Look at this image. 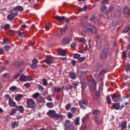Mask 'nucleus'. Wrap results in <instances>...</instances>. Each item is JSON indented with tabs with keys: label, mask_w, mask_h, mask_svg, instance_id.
<instances>
[{
	"label": "nucleus",
	"mask_w": 130,
	"mask_h": 130,
	"mask_svg": "<svg viewBox=\"0 0 130 130\" xmlns=\"http://www.w3.org/2000/svg\"><path fill=\"white\" fill-rule=\"evenodd\" d=\"M39 95H40V93H39V92H36L32 95V97L34 98H38Z\"/></svg>",
	"instance_id": "48"
},
{
	"label": "nucleus",
	"mask_w": 130,
	"mask_h": 130,
	"mask_svg": "<svg viewBox=\"0 0 130 130\" xmlns=\"http://www.w3.org/2000/svg\"><path fill=\"white\" fill-rule=\"evenodd\" d=\"M89 118H90V117L89 116V115H86L84 117L82 118V122L83 123L87 122Z\"/></svg>",
	"instance_id": "26"
},
{
	"label": "nucleus",
	"mask_w": 130,
	"mask_h": 130,
	"mask_svg": "<svg viewBox=\"0 0 130 130\" xmlns=\"http://www.w3.org/2000/svg\"><path fill=\"white\" fill-rule=\"evenodd\" d=\"M93 22L94 24H95V25H99V24L101 23V20L96 18L94 19Z\"/></svg>",
	"instance_id": "34"
},
{
	"label": "nucleus",
	"mask_w": 130,
	"mask_h": 130,
	"mask_svg": "<svg viewBox=\"0 0 130 130\" xmlns=\"http://www.w3.org/2000/svg\"><path fill=\"white\" fill-rule=\"evenodd\" d=\"M46 106L49 108H52V107L54 106L53 103H47L46 104Z\"/></svg>",
	"instance_id": "36"
},
{
	"label": "nucleus",
	"mask_w": 130,
	"mask_h": 130,
	"mask_svg": "<svg viewBox=\"0 0 130 130\" xmlns=\"http://www.w3.org/2000/svg\"><path fill=\"white\" fill-rule=\"evenodd\" d=\"M53 60H54V57H50L45 59V62L49 64V66H50L53 62Z\"/></svg>",
	"instance_id": "11"
},
{
	"label": "nucleus",
	"mask_w": 130,
	"mask_h": 130,
	"mask_svg": "<svg viewBox=\"0 0 130 130\" xmlns=\"http://www.w3.org/2000/svg\"><path fill=\"white\" fill-rule=\"evenodd\" d=\"M72 40V38L70 37H64L63 38V43L64 44H69L70 42Z\"/></svg>",
	"instance_id": "15"
},
{
	"label": "nucleus",
	"mask_w": 130,
	"mask_h": 130,
	"mask_svg": "<svg viewBox=\"0 0 130 130\" xmlns=\"http://www.w3.org/2000/svg\"><path fill=\"white\" fill-rule=\"evenodd\" d=\"M68 30V25H66L63 26V28H61L60 29V33L61 34H65L66 32H67V30Z\"/></svg>",
	"instance_id": "20"
},
{
	"label": "nucleus",
	"mask_w": 130,
	"mask_h": 130,
	"mask_svg": "<svg viewBox=\"0 0 130 130\" xmlns=\"http://www.w3.org/2000/svg\"><path fill=\"white\" fill-rule=\"evenodd\" d=\"M18 66L19 67V68H22V67H23V66H24V62H18Z\"/></svg>",
	"instance_id": "61"
},
{
	"label": "nucleus",
	"mask_w": 130,
	"mask_h": 130,
	"mask_svg": "<svg viewBox=\"0 0 130 130\" xmlns=\"http://www.w3.org/2000/svg\"><path fill=\"white\" fill-rule=\"evenodd\" d=\"M32 62L35 64H37V63H38V60H37V59L36 58H34L32 59Z\"/></svg>",
	"instance_id": "58"
},
{
	"label": "nucleus",
	"mask_w": 130,
	"mask_h": 130,
	"mask_svg": "<svg viewBox=\"0 0 130 130\" xmlns=\"http://www.w3.org/2000/svg\"><path fill=\"white\" fill-rule=\"evenodd\" d=\"M87 9V6L86 5H84L83 8H79L80 12H85Z\"/></svg>",
	"instance_id": "45"
},
{
	"label": "nucleus",
	"mask_w": 130,
	"mask_h": 130,
	"mask_svg": "<svg viewBox=\"0 0 130 130\" xmlns=\"http://www.w3.org/2000/svg\"><path fill=\"white\" fill-rule=\"evenodd\" d=\"M8 104L9 106H11L12 107H15L17 106V105H16V103L12 100V98H10Z\"/></svg>",
	"instance_id": "14"
},
{
	"label": "nucleus",
	"mask_w": 130,
	"mask_h": 130,
	"mask_svg": "<svg viewBox=\"0 0 130 130\" xmlns=\"http://www.w3.org/2000/svg\"><path fill=\"white\" fill-rule=\"evenodd\" d=\"M70 108H71V104H68L67 105H66V109L67 110H68L69 109H70Z\"/></svg>",
	"instance_id": "62"
},
{
	"label": "nucleus",
	"mask_w": 130,
	"mask_h": 130,
	"mask_svg": "<svg viewBox=\"0 0 130 130\" xmlns=\"http://www.w3.org/2000/svg\"><path fill=\"white\" fill-rule=\"evenodd\" d=\"M9 90L14 92V91H16V90H17V86H13L9 88Z\"/></svg>",
	"instance_id": "44"
},
{
	"label": "nucleus",
	"mask_w": 130,
	"mask_h": 130,
	"mask_svg": "<svg viewBox=\"0 0 130 130\" xmlns=\"http://www.w3.org/2000/svg\"><path fill=\"white\" fill-rule=\"evenodd\" d=\"M107 8V7H106V6H105V5L102 6L101 7V12H104V11H106Z\"/></svg>",
	"instance_id": "43"
},
{
	"label": "nucleus",
	"mask_w": 130,
	"mask_h": 130,
	"mask_svg": "<svg viewBox=\"0 0 130 130\" xmlns=\"http://www.w3.org/2000/svg\"><path fill=\"white\" fill-rule=\"evenodd\" d=\"M79 81H73V86H75V88H77V86H79Z\"/></svg>",
	"instance_id": "42"
},
{
	"label": "nucleus",
	"mask_w": 130,
	"mask_h": 130,
	"mask_svg": "<svg viewBox=\"0 0 130 130\" xmlns=\"http://www.w3.org/2000/svg\"><path fill=\"white\" fill-rule=\"evenodd\" d=\"M109 3V0H104L102 2V5H107Z\"/></svg>",
	"instance_id": "53"
},
{
	"label": "nucleus",
	"mask_w": 130,
	"mask_h": 130,
	"mask_svg": "<svg viewBox=\"0 0 130 130\" xmlns=\"http://www.w3.org/2000/svg\"><path fill=\"white\" fill-rule=\"evenodd\" d=\"M108 49L106 48L104 49L101 54H100V58H101V59H105V58H106L107 57H108Z\"/></svg>",
	"instance_id": "5"
},
{
	"label": "nucleus",
	"mask_w": 130,
	"mask_h": 130,
	"mask_svg": "<svg viewBox=\"0 0 130 130\" xmlns=\"http://www.w3.org/2000/svg\"><path fill=\"white\" fill-rule=\"evenodd\" d=\"M77 110V109H76L75 107H72L71 108V111L72 112V113H76V111Z\"/></svg>",
	"instance_id": "57"
},
{
	"label": "nucleus",
	"mask_w": 130,
	"mask_h": 130,
	"mask_svg": "<svg viewBox=\"0 0 130 130\" xmlns=\"http://www.w3.org/2000/svg\"><path fill=\"white\" fill-rule=\"evenodd\" d=\"M71 20H70V19L67 18V17H64V22H66V23H70Z\"/></svg>",
	"instance_id": "60"
},
{
	"label": "nucleus",
	"mask_w": 130,
	"mask_h": 130,
	"mask_svg": "<svg viewBox=\"0 0 130 130\" xmlns=\"http://www.w3.org/2000/svg\"><path fill=\"white\" fill-rule=\"evenodd\" d=\"M75 125H80V117H77L75 121Z\"/></svg>",
	"instance_id": "30"
},
{
	"label": "nucleus",
	"mask_w": 130,
	"mask_h": 130,
	"mask_svg": "<svg viewBox=\"0 0 130 130\" xmlns=\"http://www.w3.org/2000/svg\"><path fill=\"white\" fill-rule=\"evenodd\" d=\"M51 90L53 93H59V92L61 91V88H56V86H53L51 89Z\"/></svg>",
	"instance_id": "12"
},
{
	"label": "nucleus",
	"mask_w": 130,
	"mask_h": 130,
	"mask_svg": "<svg viewBox=\"0 0 130 130\" xmlns=\"http://www.w3.org/2000/svg\"><path fill=\"white\" fill-rule=\"evenodd\" d=\"M96 48L98 49L101 48V40H98L96 41Z\"/></svg>",
	"instance_id": "32"
},
{
	"label": "nucleus",
	"mask_w": 130,
	"mask_h": 130,
	"mask_svg": "<svg viewBox=\"0 0 130 130\" xmlns=\"http://www.w3.org/2000/svg\"><path fill=\"white\" fill-rule=\"evenodd\" d=\"M100 114V111H99V110H94L92 112V114L93 115H99Z\"/></svg>",
	"instance_id": "35"
},
{
	"label": "nucleus",
	"mask_w": 130,
	"mask_h": 130,
	"mask_svg": "<svg viewBox=\"0 0 130 130\" xmlns=\"http://www.w3.org/2000/svg\"><path fill=\"white\" fill-rule=\"evenodd\" d=\"M95 19H96V17L94 15H91L90 17V20L92 22H93Z\"/></svg>",
	"instance_id": "55"
},
{
	"label": "nucleus",
	"mask_w": 130,
	"mask_h": 130,
	"mask_svg": "<svg viewBox=\"0 0 130 130\" xmlns=\"http://www.w3.org/2000/svg\"><path fill=\"white\" fill-rule=\"evenodd\" d=\"M107 103L109 105H110V104H111V99H110V98H109V96H108L107 98Z\"/></svg>",
	"instance_id": "50"
},
{
	"label": "nucleus",
	"mask_w": 130,
	"mask_h": 130,
	"mask_svg": "<svg viewBox=\"0 0 130 130\" xmlns=\"http://www.w3.org/2000/svg\"><path fill=\"white\" fill-rule=\"evenodd\" d=\"M17 33L18 34V36L19 37H24L25 38V37H27V35H26V33L24 32H21L20 31H17Z\"/></svg>",
	"instance_id": "23"
},
{
	"label": "nucleus",
	"mask_w": 130,
	"mask_h": 130,
	"mask_svg": "<svg viewBox=\"0 0 130 130\" xmlns=\"http://www.w3.org/2000/svg\"><path fill=\"white\" fill-rule=\"evenodd\" d=\"M55 20H57L59 22H62L64 20V16H56L54 17Z\"/></svg>",
	"instance_id": "22"
},
{
	"label": "nucleus",
	"mask_w": 130,
	"mask_h": 130,
	"mask_svg": "<svg viewBox=\"0 0 130 130\" xmlns=\"http://www.w3.org/2000/svg\"><path fill=\"white\" fill-rule=\"evenodd\" d=\"M38 89L39 91H40V92H43V86H42L41 85H38Z\"/></svg>",
	"instance_id": "41"
},
{
	"label": "nucleus",
	"mask_w": 130,
	"mask_h": 130,
	"mask_svg": "<svg viewBox=\"0 0 130 130\" xmlns=\"http://www.w3.org/2000/svg\"><path fill=\"white\" fill-rule=\"evenodd\" d=\"M47 114L49 117L54 118L55 120H57L59 118H62V115L56 113V112L54 110H49Z\"/></svg>",
	"instance_id": "1"
},
{
	"label": "nucleus",
	"mask_w": 130,
	"mask_h": 130,
	"mask_svg": "<svg viewBox=\"0 0 130 130\" xmlns=\"http://www.w3.org/2000/svg\"><path fill=\"white\" fill-rule=\"evenodd\" d=\"M10 27V24H5L3 27V29H4V30H8V29H9Z\"/></svg>",
	"instance_id": "49"
},
{
	"label": "nucleus",
	"mask_w": 130,
	"mask_h": 130,
	"mask_svg": "<svg viewBox=\"0 0 130 130\" xmlns=\"http://www.w3.org/2000/svg\"><path fill=\"white\" fill-rule=\"evenodd\" d=\"M121 98V95L120 94L114 93L112 97V100L113 102H117Z\"/></svg>",
	"instance_id": "9"
},
{
	"label": "nucleus",
	"mask_w": 130,
	"mask_h": 130,
	"mask_svg": "<svg viewBox=\"0 0 130 130\" xmlns=\"http://www.w3.org/2000/svg\"><path fill=\"white\" fill-rule=\"evenodd\" d=\"M18 15L19 13H18V12H14L11 11V12L7 16V19L9 21H13L15 17H17V16H18Z\"/></svg>",
	"instance_id": "6"
},
{
	"label": "nucleus",
	"mask_w": 130,
	"mask_h": 130,
	"mask_svg": "<svg viewBox=\"0 0 130 130\" xmlns=\"http://www.w3.org/2000/svg\"><path fill=\"white\" fill-rule=\"evenodd\" d=\"M58 54L59 55H61L62 56H66L67 55V53H66V51L63 50H61L58 51Z\"/></svg>",
	"instance_id": "29"
},
{
	"label": "nucleus",
	"mask_w": 130,
	"mask_h": 130,
	"mask_svg": "<svg viewBox=\"0 0 130 130\" xmlns=\"http://www.w3.org/2000/svg\"><path fill=\"white\" fill-rule=\"evenodd\" d=\"M79 42L83 43V44H86V39L84 38H81L79 40Z\"/></svg>",
	"instance_id": "38"
},
{
	"label": "nucleus",
	"mask_w": 130,
	"mask_h": 130,
	"mask_svg": "<svg viewBox=\"0 0 130 130\" xmlns=\"http://www.w3.org/2000/svg\"><path fill=\"white\" fill-rule=\"evenodd\" d=\"M11 126L13 128H15V127H17V126H19V123L17 121H14L12 122Z\"/></svg>",
	"instance_id": "27"
},
{
	"label": "nucleus",
	"mask_w": 130,
	"mask_h": 130,
	"mask_svg": "<svg viewBox=\"0 0 130 130\" xmlns=\"http://www.w3.org/2000/svg\"><path fill=\"white\" fill-rule=\"evenodd\" d=\"M16 112H17V109H13V110L11 111L9 115H14V114H16Z\"/></svg>",
	"instance_id": "37"
},
{
	"label": "nucleus",
	"mask_w": 130,
	"mask_h": 130,
	"mask_svg": "<svg viewBox=\"0 0 130 130\" xmlns=\"http://www.w3.org/2000/svg\"><path fill=\"white\" fill-rule=\"evenodd\" d=\"M24 11V8L21 6H17L15 8H13L11 9L12 12H23Z\"/></svg>",
	"instance_id": "8"
},
{
	"label": "nucleus",
	"mask_w": 130,
	"mask_h": 130,
	"mask_svg": "<svg viewBox=\"0 0 130 130\" xmlns=\"http://www.w3.org/2000/svg\"><path fill=\"white\" fill-rule=\"evenodd\" d=\"M93 119L94 120V122L96 123V124H99L100 125L101 123H102V121L99 119V117L98 116H95L94 117Z\"/></svg>",
	"instance_id": "13"
},
{
	"label": "nucleus",
	"mask_w": 130,
	"mask_h": 130,
	"mask_svg": "<svg viewBox=\"0 0 130 130\" xmlns=\"http://www.w3.org/2000/svg\"><path fill=\"white\" fill-rule=\"evenodd\" d=\"M79 106L80 107V108L81 109H85V106L84 105H87L88 104V102L86 100H82L79 102Z\"/></svg>",
	"instance_id": "7"
},
{
	"label": "nucleus",
	"mask_w": 130,
	"mask_h": 130,
	"mask_svg": "<svg viewBox=\"0 0 130 130\" xmlns=\"http://www.w3.org/2000/svg\"><path fill=\"white\" fill-rule=\"evenodd\" d=\"M129 70H130V65H127L126 67L125 71H126V72H128V71H129Z\"/></svg>",
	"instance_id": "63"
},
{
	"label": "nucleus",
	"mask_w": 130,
	"mask_h": 130,
	"mask_svg": "<svg viewBox=\"0 0 130 130\" xmlns=\"http://www.w3.org/2000/svg\"><path fill=\"white\" fill-rule=\"evenodd\" d=\"M129 30H130L129 26H127L124 28L123 32L124 33H127V32H128V31H129Z\"/></svg>",
	"instance_id": "39"
},
{
	"label": "nucleus",
	"mask_w": 130,
	"mask_h": 130,
	"mask_svg": "<svg viewBox=\"0 0 130 130\" xmlns=\"http://www.w3.org/2000/svg\"><path fill=\"white\" fill-rule=\"evenodd\" d=\"M69 76L70 79H72V80H75V79L77 78L76 74L72 72L69 73Z\"/></svg>",
	"instance_id": "24"
},
{
	"label": "nucleus",
	"mask_w": 130,
	"mask_h": 130,
	"mask_svg": "<svg viewBox=\"0 0 130 130\" xmlns=\"http://www.w3.org/2000/svg\"><path fill=\"white\" fill-rule=\"evenodd\" d=\"M26 105L28 108H35L36 105L35 104V101L32 99H27L26 100Z\"/></svg>",
	"instance_id": "4"
},
{
	"label": "nucleus",
	"mask_w": 130,
	"mask_h": 130,
	"mask_svg": "<svg viewBox=\"0 0 130 130\" xmlns=\"http://www.w3.org/2000/svg\"><path fill=\"white\" fill-rule=\"evenodd\" d=\"M2 77H4L6 79H9V78H10V74L8 73H5L3 74Z\"/></svg>",
	"instance_id": "51"
},
{
	"label": "nucleus",
	"mask_w": 130,
	"mask_h": 130,
	"mask_svg": "<svg viewBox=\"0 0 130 130\" xmlns=\"http://www.w3.org/2000/svg\"><path fill=\"white\" fill-rule=\"evenodd\" d=\"M23 97V95L21 94H18L16 97H15V100H16V101H20V100H21V99H22V98Z\"/></svg>",
	"instance_id": "31"
},
{
	"label": "nucleus",
	"mask_w": 130,
	"mask_h": 130,
	"mask_svg": "<svg viewBox=\"0 0 130 130\" xmlns=\"http://www.w3.org/2000/svg\"><path fill=\"white\" fill-rule=\"evenodd\" d=\"M81 55L79 54L78 53H75L74 56L73 57L74 58H75L76 59H79V58L80 57Z\"/></svg>",
	"instance_id": "40"
},
{
	"label": "nucleus",
	"mask_w": 130,
	"mask_h": 130,
	"mask_svg": "<svg viewBox=\"0 0 130 130\" xmlns=\"http://www.w3.org/2000/svg\"><path fill=\"white\" fill-rule=\"evenodd\" d=\"M15 108L16 109L17 111L19 110V111L21 113H23V112H24V108L22 106H16Z\"/></svg>",
	"instance_id": "21"
},
{
	"label": "nucleus",
	"mask_w": 130,
	"mask_h": 130,
	"mask_svg": "<svg viewBox=\"0 0 130 130\" xmlns=\"http://www.w3.org/2000/svg\"><path fill=\"white\" fill-rule=\"evenodd\" d=\"M64 126L68 130H73L75 128L74 123H71L70 120H66L64 123Z\"/></svg>",
	"instance_id": "2"
},
{
	"label": "nucleus",
	"mask_w": 130,
	"mask_h": 130,
	"mask_svg": "<svg viewBox=\"0 0 130 130\" xmlns=\"http://www.w3.org/2000/svg\"><path fill=\"white\" fill-rule=\"evenodd\" d=\"M114 9V7L112 6H111L107 10H106L105 13L107 16V14H109V13H111L112 11H113V9Z\"/></svg>",
	"instance_id": "17"
},
{
	"label": "nucleus",
	"mask_w": 130,
	"mask_h": 130,
	"mask_svg": "<svg viewBox=\"0 0 130 130\" xmlns=\"http://www.w3.org/2000/svg\"><path fill=\"white\" fill-rule=\"evenodd\" d=\"M113 107L115 110H118L120 108V105L118 103H115L113 105Z\"/></svg>",
	"instance_id": "25"
},
{
	"label": "nucleus",
	"mask_w": 130,
	"mask_h": 130,
	"mask_svg": "<svg viewBox=\"0 0 130 130\" xmlns=\"http://www.w3.org/2000/svg\"><path fill=\"white\" fill-rule=\"evenodd\" d=\"M121 16V11L120 10H116V11L115 12V17H120Z\"/></svg>",
	"instance_id": "28"
},
{
	"label": "nucleus",
	"mask_w": 130,
	"mask_h": 130,
	"mask_svg": "<svg viewBox=\"0 0 130 130\" xmlns=\"http://www.w3.org/2000/svg\"><path fill=\"white\" fill-rule=\"evenodd\" d=\"M84 27L87 30V31H88V32H90L91 33H96V32H97L96 28L89 24H85Z\"/></svg>",
	"instance_id": "3"
},
{
	"label": "nucleus",
	"mask_w": 130,
	"mask_h": 130,
	"mask_svg": "<svg viewBox=\"0 0 130 130\" xmlns=\"http://www.w3.org/2000/svg\"><path fill=\"white\" fill-rule=\"evenodd\" d=\"M4 48H5L6 51H9V50H10V49H11V46H4Z\"/></svg>",
	"instance_id": "54"
},
{
	"label": "nucleus",
	"mask_w": 130,
	"mask_h": 130,
	"mask_svg": "<svg viewBox=\"0 0 130 130\" xmlns=\"http://www.w3.org/2000/svg\"><path fill=\"white\" fill-rule=\"evenodd\" d=\"M74 116V114L71 112H68V117L69 119H71Z\"/></svg>",
	"instance_id": "47"
},
{
	"label": "nucleus",
	"mask_w": 130,
	"mask_h": 130,
	"mask_svg": "<svg viewBox=\"0 0 130 130\" xmlns=\"http://www.w3.org/2000/svg\"><path fill=\"white\" fill-rule=\"evenodd\" d=\"M84 60H86V57L85 56L80 57L78 60V62H83Z\"/></svg>",
	"instance_id": "33"
},
{
	"label": "nucleus",
	"mask_w": 130,
	"mask_h": 130,
	"mask_svg": "<svg viewBox=\"0 0 130 130\" xmlns=\"http://www.w3.org/2000/svg\"><path fill=\"white\" fill-rule=\"evenodd\" d=\"M47 80L46 79H43V86H47Z\"/></svg>",
	"instance_id": "46"
},
{
	"label": "nucleus",
	"mask_w": 130,
	"mask_h": 130,
	"mask_svg": "<svg viewBox=\"0 0 130 130\" xmlns=\"http://www.w3.org/2000/svg\"><path fill=\"white\" fill-rule=\"evenodd\" d=\"M24 86L25 88H30V84L29 83H26L24 84Z\"/></svg>",
	"instance_id": "59"
},
{
	"label": "nucleus",
	"mask_w": 130,
	"mask_h": 130,
	"mask_svg": "<svg viewBox=\"0 0 130 130\" xmlns=\"http://www.w3.org/2000/svg\"><path fill=\"white\" fill-rule=\"evenodd\" d=\"M122 56L124 57V58L126 57V52L123 51L122 52Z\"/></svg>",
	"instance_id": "64"
},
{
	"label": "nucleus",
	"mask_w": 130,
	"mask_h": 130,
	"mask_svg": "<svg viewBox=\"0 0 130 130\" xmlns=\"http://www.w3.org/2000/svg\"><path fill=\"white\" fill-rule=\"evenodd\" d=\"M39 101L40 103H45V100H44V98H41Z\"/></svg>",
	"instance_id": "56"
},
{
	"label": "nucleus",
	"mask_w": 130,
	"mask_h": 130,
	"mask_svg": "<svg viewBox=\"0 0 130 130\" xmlns=\"http://www.w3.org/2000/svg\"><path fill=\"white\" fill-rule=\"evenodd\" d=\"M127 123V122H126V121H125L123 123L119 124L118 125V126H119V127H121L120 130H123V129H125V128L126 127Z\"/></svg>",
	"instance_id": "16"
},
{
	"label": "nucleus",
	"mask_w": 130,
	"mask_h": 130,
	"mask_svg": "<svg viewBox=\"0 0 130 130\" xmlns=\"http://www.w3.org/2000/svg\"><path fill=\"white\" fill-rule=\"evenodd\" d=\"M27 76L24 75V74H22L19 78L20 82H26Z\"/></svg>",
	"instance_id": "19"
},
{
	"label": "nucleus",
	"mask_w": 130,
	"mask_h": 130,
	"mask_svg": "<svg viewBox=\"0 0 130 130\" xmlns=\"http://www.w3.org/2000/svg\"><path fill=\"white\" fill-rule=\"evenodd\" d=\"M30 67H31V69H32V70H35V69L37 68V64L32 63Z\"/></svg>",
	"instance_id": "52"
},
{
	"label": "nucleus",
	"mask_w": 130,
	"mask_h": 130,
	"mask_svg": "<svg viewBox=\"0 0 130 130\" xmlns=\"http://www.w3.org/2000/svg\"><path fill=\"white\" fill-rule=\"evenodd\" d=\"M124 15L125 17H128L129 16V9L128 8L124 9Z\"/></svg>",
	"instance_id": "18"
},
{
	"label": "nucleus",
	"mask_w": 130,
	"mask_h": 130,
	"mask_svg": "<svg viewBox=\"0 0 130 130\" xmlns=\"http://www.w3.org/2000/svg\"><path fill=\"white\" fill-rule=\"evenodd\" d=\"M97 85V83L94 80H92L91 81V83L90 86V89L91 91H94V90H96V85Z\"/></svg>",
	"instance_id": "10"
}]
</instances>
